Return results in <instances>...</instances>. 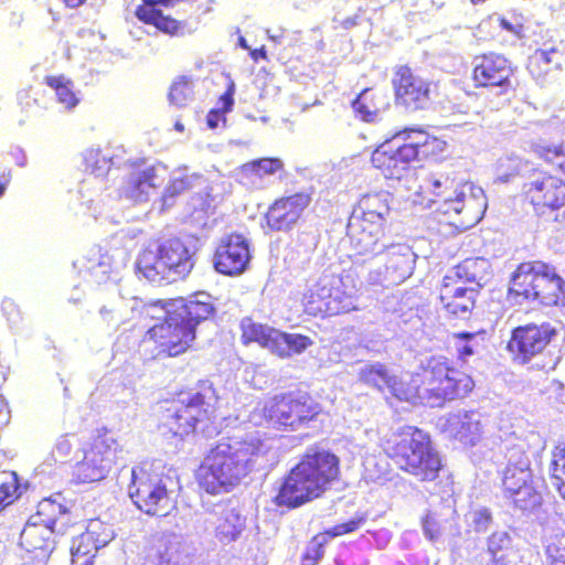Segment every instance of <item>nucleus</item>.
I'll use <instances>...</instances> for the list:
<instances>
[{"label":"nucleus","instance_id":"nucleus-1","mask_svg":"<svg viewBox=\"0 0 565 565\" xmlns=\"http://www.w3.org/2000/svg\"><path fill=\"white\" fill-rule=\"evenodd\" d=\"M275 461L273 441L258 431L230 437L205 456L198 470V482L206 493H228L252 471L266 470Z\"/></svg>","mask_w":565,"mask_h":565},{"label":"nucleus","instance_id":"nucleus-2","mask_svg":"<svg viewBox=\"0 0 565 565\" xmlns=\"http://www.w3.org/2000/svg\"><path fill=\"white\" fill-rule=\"evenodd\" d=\"M338 475L339 458L334 454L310 448L280 484L275 503L288 509L298 508L319 498Z\"/></svg>","mask_w":565,"mask_h":565},{"label":"nucleus","instance_id":"nucleus-3","mask_svg":"<svg viewBox=\"0 0 565 565\" xmlns=\"http://www.w3.org/2000/svg\"><path fill=\"white\" fill-rule=\"evenodd\" d=\"M215 313L211 296L205 292L190 299H177L166 311L164 320L149 329V337L162 352L177 356L185 352L195 339V327Z\"/></svg>","mask_w":565,"mask_h":565},{"label":"nucleus","instance_id":"nucleus-4","mask_svg":"<svg viewBox=\"0 0 565 565\" xmlns=\"http://www.w3.org/2000/svg\"><path fill=\"white\" fill-rule=\"evenodd\" d=\"M425 182L426 189L435 196L430 207L447 216V222H452V215H462V225L470 227L482 220L488 205L484 192L482 188L466 180L462 173H430Z\"/></svg>","mask_w":565,"mask_h":565},{"label":"nucleus","instance_id":"nucleus-5","mask_svg":"<svg viewBox=\"0 0 565 565\" xmlns=\"http://www.w3.org/2000/svg\"><path fill=\"white\" fill-rule=\"evenodd\" d=\"M216 402L212 383L203 381L198 390L179 394L167 409L164 425L174 436L183 437L196 431L212 437L218 433L214 424Z\"/></svg>","mask_w":565,"mask_h":565},{"label":"nucleus","instance_id":"nucleus-6","mask_svg":"<svg viewBox=\"0 0 565 565\" xmlns=\"http://www.w3.org/2000/svg\"><path fill=\"white\" fill-rule=\"evenodd\" d=\"M320 412L319 405L302 392L276 394L250 414L254 425L296 431L305 427Z\"/></svg>","mask_w":565,"mask_h":565},{"label":"nucleus","instance_id":"nucleus-7","mask_svg":"<svg viewBox=\"0 0 565 565\" xmlns=\"http://www.w3.org/2000/svg\"><path fill=\"white\" fill-rule=\"evenodd\" d=\"M387 454L399 469L420 481L435 480L441 469L439 455L431 447L429 436L415 427H406L396 436Z\"/></svg>","mask_w":565,"mask_h":565},{"label":"nucleus","instance_id":"nucleus-8","mask_svg":"<svg viewBox=\"0 0 565 565\" xmlns=\"http://www.w3.org/2000/svg\"><path fill=\"white\" fill-rule=\"evenodd\" d=\"M193 255L179 238L143 249L136 262L137 273L151 282L184 278L193 268Z\"/></svg>","mask_w":565,"mask_h":565},{"label":"nucleus","instance_id":"nucleus-9","mask_svg":"<svg viewBox=\"0 0 565 565\" xmlns=\"http://www.w3.org/2000/svg\"><path fill=\"white\" fill-rule=\"evenodd\" d=\"M162 466L143 462L131 469L128 494L135 505L149 515L163 516L173 508L171 491L172 482L161 471Z\"/></svg>","mask_w":565,"mask_h":565},{"label":"nucleus","instance_id":"nucleus-10","mask_svg":"<svg viewBox=\"0 0 565 565\" xmlns=\"http://www.w3.org/2000/svg\"><path fill=\"white\" fill-rule=\"evenodd\" d=\"M423 380L428 385L427 403L431 407L444 405L467 396L473 388V380L466 373L452 367L445 356H430L422 362Z\"/></svg>","mask_w":565,"mask_h":565},{"label":"nucleus","instance_id":"nucleus-11","mask_svg":"<svg viewBox=\"0 0 565 565\" xmlns=\"http://www.w3.org/2000/svg\"><path fill=\"white\" fill-rule=\"evenodd\" d=\"M426 140L427 136L422 130L405 129L380 145L373 151L371 162L386 179L401 180L411 162L417 159L418 148Z\"/></svg>","mask_w":565,"mask_h":565},{"label":"nucleus","instance_id":"nucleus-12","mask_svg":"<svg viewBox=\"0 0 565 565\" xmlns=\"http://www.w3.org/2000/svg\"><path fill=\"white\" fill-rule=\"evenodd\" d=\"M358 279L352 271L340 275L324 271L308 292V302L315 309L331 316L356 309Z\"/></svg>","mask_w":565,"mask_h":565},{"label":"nucleus","instance_id":"nucleus-13","mask_svg":"<svg viewBox=\"0 0 565 565\" xmlns=\"http://www.w3.org/2000/svg\"><path fill=\"white\" fill-rule=\"evenodd\" d=\"M118 443L108 435L97 436L76 466L82 482H95L106 478L117 459Z\"/></svg>","mask_w":565,"mask_h":565},{"label":"nucleus","instance_id":"nucleus-14","mask_svg":"<svg viewBox=\"0 0 565 565\" xmlns=\"http://www.w3.org/2000/svg\"><path fill=\"white\" fill-rule=\"evenodd\" d=\"M167 175L168 169L161 162L138 167L124 179L120 195L134 203H146L157 194Z\"/></svg>","mask_w":565,"mask_h":565},{"label":"nucleus","instance_id":"nucleus-15","mask_svg":"<svg viewBox=\"0 0 565 565\" xmlns=\"http://www.w3.org/2000/svg\"><path fill=\"white\" fill-rule=\"evenodd\" d=\"M384 252H386L384 271H371L369 274L371 285L384 287L399 285L413 275L417 255L409 245L388 243Z\"/></svg>","mask_w":565,"mask_h":565},{"label":"nucleus","instance_id":"nucleus-16","mask_svg":"<svg viewBox=\"0 0 565 565\" xmlns=\"http://www.w3.org/2000/svg\"><path fill=\"white\" fill-rule=\"evenodd\" d=\"M347 235L352 256H365L373 258L384 252L387 242L384 235V225L374 221L359 218L358 213H352L347 225Z\"/></svg>","mask_w":565,"mask_h":565},{"label":"nucleus","instance_id":"nucleus-17","mask_svg":"<svg viewBox=\"0 0 565 565\" xmlns=\"http://www.w3.org/2000/svg\"><path fill=\"white\" fill-rule=\"evenodd\" d=\"M556 335L557 330L550 323H529L512 331L508 347L519 361L527 363L542 353Z\"/></svg>","mask_w":565,"mask_h":565},{"label":"nucleus","instance_id":"nucleus-18","mask_svg":"<svg viewBox=\"0 0 565 565\" xmlns=\"http://www.w3.org/2000/svg\"><path fill=\"white\" fill-rule=\"evenodd\" d=\"M398 105L409 110L425 109L431 102L433 84L415 74L408 66H401L393 78Z\"/></svg>","mask_w":565,"mask_h":565},{"label":"nucleus","instance_id":"nucleus-19","mask_svg":"<svg viewBox=\"0 0 565 565\" xmlns=\"http://www.w3.org/2000/svg\"><path fill=\"white\" fill-rule=\"evenodd\" d=\"M206 512L215 516L214 536L223 545L238 541L246 530L247 518L243 513L238 500L228 498L212 507Z\"/></svg>","mask_w":565,"mask_h":565},{"label":"nucleus","instance_id":"nucleus-20","mask_svg":"<svg viewBox=\"0 0 565 565\" xmlns=\"http://www.w3.org/2000/svg\"><path fill=\"white\" fill-rule=\"evenodd\" d=\"M523 192L536 212L557 210L565 204V182L556 177L536 173L523 185Z\"/></svg>","mask_w":565,"mask_h":565},{"label":"nucleus","instance_id":"nucleus-21","mask_svg":"<svg viewBox=\"0 0 565 565\" xmlns=\"http://www.w3.org/2000/svg\"><path fill=\"white\" fill-rule=\"evenodd\" d=\"M250 259L248 241L241 234L223 237L215 250L213 265L216 271L234 276L242 274Z\"/></svg>","mask_w":565,"mask_h":565},{"label":"nucleus","instance_id":"nucleus-22","mask_svg":"<svg viewBox=\"0 0 565 565\" xmlns=\"http://www.w3.org/2000/svg\"><path fill=\"white\" fill-rule=\"evenodd\" d=\"M472 79L477 87H511L513 70L511 63L501 54L488 53L472 60Z\"/></svg>","mask_w":565,"mask_h":565},{"label":"nucleus","instance_id":"nucleus-23","mask_svg":"<svg viewBox=\"0 0 565 565\" xmlns=\"http://www.w3.org/2000/svg\"><path fill=\"white\" fill-rule=\"evenodd\" d=\"M310 202L311 195L307 192H297L275 200L265 216L268 227L276 232L291 230Z\"/></svg>","mask_w":565,"mask_h":565},{"label":"nucleus","instance_id":"nucleus-24","mask_svg":"<svg viewBox=\"0 0 565 565\" xmlns=\"http://www.w3.org/2000/svg\"><path fill=\"white\" fill-rule=\"evenodd\" d=\"M481 418L479 412L459 409L440 418V426L445 434L462 445L475 446L483 434Z\"/></svg>","mask_w":565,"mask_h":565},{"label":"nucleus","instance_id":"nucleus-25","mask_svg":"<svg viewBox=\"0 0 565 565\" xmlns=\"http://www.w3.org/2000/svg\"><path fill=\"white\" fill-rule=\"evenodd\" d=\"M527 444L520 441L507 448V466L502 470L503 494L515 491V488L532 482L533 472L527 455Z\"/></svg>","mask_w":565,"mask_h":565},{"label":"nucleus","instance_id":"nucleus-26","mask_svg":"<svg viewBox=\"0 0 565 565\" xmlns=\"http://www.w3.org/2000/svg\"><path fill=\"white\" fill-rule=\"evenodd\" d=\"M477 295V288L457 285L452 281V276H445L439 300L449 317L467 319L475 308Z\"/></svg>","mask_w":565,"mask_h":565},{"label":"nucleus","instance_id":"nucleus-27","mask_svg":"<svg viewBox=\"0 0 565 565\" xmlns=\"http://www.w3.org/2000/svg\"><path fill=\"white\" fill-rule=\"evenodd\" d=\"M545 270V263L526 262L518 266L509 284V299L515 303H534L537 300L536 282L539 275Z\"/></svg>","mask_w":565,"mask_h":565},{"label":"nucleus","instance_id":"nucleus-28","mask_svg":"<svg viewBox=\"0 0 565 565\" xmlns=\"http://www.w3.org/2000/svg\"><path fill=\"white\" fill-rule=\"evenodd\" d=\"M58 534L47 525L28 520L20 535V544L34 559L44 562L55 550V536Z\"/></svg>","mask_w":565,"mask_h":565},{"label":"nucleus","instance_id":"nucleus-29","mask_svg":"<svg viewBox=\"0 0 565 565\" xmlns=\"http://www.w3.org/2000/svg\"><path fill=\"white\" fill-rule=\"evenodd\" d=\"M172 0H143V4L136 10L137 18L146 24L153 25L157 30L171 35H185L193 32L185 22L164 15L157 4L167 6Z\"/></svg>","mask_w":565,"mask_h":565},{"label":"nucleus","instance_id":"nucleus-30","mask_svg":"<svg viewBox=\"0 0 565 565\" xmlns=\"http://www.w3.org/2000/svg\"><path fill=\"white\" fill-rule=\"evenodd\" d=\"M60 498L61 495L56 494L41 500L36 513L31 515L29 521L47 525L57 533L64 534L71 524V514L68 509L58 501Z\"/></svg>","mask_w":565,"mask_h":565},{"label":"nucleus","instance_id":"nucleus-31","mask_svg":"<svg viewBox=\"0 0 565 565\" xmlns=\"http://www.w3.org/2000/svg\"><path fill=\"white\" fill-rule=\"evenodd\" d=\"M491 265L483 257L467 258L451 268L446 276H452V281L459 284H475L477 289L482 287L491 276Z\"/></svg>","mask_w":565,"mask_h":565},{"label":"nucleus","instance_id":"nucleus-32","mask_svg":"<svg viewBox=\"0 0 565 565\" xmlns=\"http://www.w3.org/2000/svg\"><path fill=\"white\" fill-rule=\"evenodd\" d=\"M536 290L539 295L535 302L539 305L555 306L565 299V281L547 264L545 270L539 275Z\"/></svg>","mask_w":565,"mask_h":565},{"label":"nucleus","instance_id":"nucleus-33","mask_svg":"<svg viewBox=\"0 0 565 565\" xmlns=\"http://www.w3.org/2000/svg\"><path fill=\"white\" fill-rule=\"evenodd\" d=\"M148 565H180L181 543L175 534H163L156 540L147 554Z\"/></svg>","mask_w":565,"mask_h":565},{"label":"nucleus","instance_id":"nucleus-34","mask_svg":"<svg viewBox=\"0 0 565 565\" xmlns=\"http://www.w3.org/2000/svg\"><path fill=\"white\" fill-rule=\"evenodd\" d=\"M203 183H205V180L202 175L189 173L186 168L174 170L160 199L162 209L172 206L178 195Z\"/></svg>","mask_w":565,"mask_h":565},{"label":"nucleus","instance_id":"nucleus-35","mask_svg":"<svg viewBox=\"0 0 565 565\" xmlns=\"http://www.w3.org/2000/svg\"><path fill=\"white\" fill-rule=\"evenodd\" d=\"M390 199L391 194L388 192L364 195L359 203V207L353 213H358L359 218L374 221L384 225L391 211Z\"/></svg>","mask_w":565,"mask_h":565},{"label":"nucleus","instance_id":"nucleus-36","mask_svg":"<svg viewBox=\"0 0 565 565\" xmlns=\"http://www.w3.org/2000/svg\"><path fill=\"white\" fill-rule=\"evenodd\" d=\"M242 339L244 343L257 342L274 353L277 340H281L280 331L268 326L254 322L246 317L241 321Z\"/></svg>","mask_w":565,"mask_h":565},{"label":"nucleus","instance_id":"nucleus-37","mask_svg":"<svg viewBox=\"0 0 565 565\" xmlns=\"http://www.w3.org/2000/svg\"><path fill=\"white\" fill-rule=\"evenodd\" d=\"M83 159L85 169L89 173L84 181V186L92 184L95 180L103 182L111 166L116 164L108 149L103 151L100 148H89L83 153Z\"/></svg>","mask_w":565,"mask_h":565},{"label":"nucleus","instance_id":"nucleus-38","mask_svg":"<svg viewBox=\"0 0 565 565\" xmlns=\"http://www.w3.org/2000/svg\"><path fill=\"white\" fill-rule=\"evenodd\" d=\"M392 374L387 366L381 362L365 363L358 371V377L361 382L381 392H385Z\"/></svg>","mask_w":565,"mask_h":565},{"label":"nucleus","instance_id":"nucleus-39","mask_svg":"<svg viewBox=\"0 0 565 565\" xmlns=\"http://www.w3.org/2000/svg\"><path fill=\"white\" fill-rule=\"evenodd\" d=\"M503 497L522 511H531L539 507L542 501V495L537 491L534 480L515 488V491L508 492Z\"/></svg>","mask_w":565,"mask_h":565},{"label":"nucleus","instance_id":"nucleus-40","mask_svg":"<svg viewBox=\"0 0 565 565\" xmlns=\"http://www.w3.org/2000/svg\"><path fill=\"white\" fill-rule=\"evenodd\" d=\"M83 268L93 282L104 284L110 279L113 273L110 256L99 252L94 253L92 257L85 260Z\"/></svg>","mask_w":565,"mask_h":565},{"label":"nucleus","instance_id":"nucleus-41","mask_svg":"<svg viewBox=\"0 0 565 565\" xmlns=\"http://www.w3.org/2000/svg\"><path fill=\"white\" fill-rule=\"evenodd\" d=\"M102 527V522L93 520L89 522L85 533L76 537L71 546V554L73 562H76L81 557L90 556L95 551V544L93 541V534L97 533V530Z\"/></svg>","mask_w":565,"mask_h":565},{"label":"nucleus","instance_id":"nucleus-42","mask_svg":"<svg viewBox=\"0 0 565 565\" xmlns=\"http://www.w3.org/2000/svg\"><path fill=\"white\" fill-rule=\"evenodd\" d=\"M281 340H277L274 353L279 356H289L301 353L312 344L310 338L302 334H292L280 331Z\"/></svg>","mask_w":565,"mask_h":565},{"label":"nucleus","instance_id":"nucleus-43","mask_svg":"<svg viewBox=\"0 0 565 565\" xmlns=\"http://www.w3.org/2000/svg\"><path fill=\"white\" fill-rule=\"evenodd\" d=\"M47 85L55 90L58 103L65 109H72L78 104V98L73 92V84L65 77H49Z\"/></svg>","mask_w":565,"mask_h":565},{"label":"nucleus","instance_id":"nucleus-44","mask_svg":"<svg viewBox=\"0 0 565 565\" xmlns=\"http://www.w3.org/2000/svg\"><path fill=\"white\" fill-rule=\"evenodd\" d=\"M558 55L559 53L555 47L539 49L529 57L527 71L530 74L539 75L537 68L540 64H544L546 67H552V72L554 70H558L561 65V58Z\"/></svg>","mask_w":565,"mask_h":565},{"label":"nucleus","instance_id":"nucleus-45","mask_svg":"<svg viewBox=\"0 0 565 565\" xmlns=\"http://www.w3.org/2000/svg\"><path fill=\"white\" fill-rule=\"evenodd\" d=\"M511 547V537L505 531L494 532L488 539V553L493 565H507L505 552Z\"/></svg>","mask_w":565,"mask_h":565},{"label":"nucleus","instance_id":"nucleus-46","mask_svg":"<svg viewBox=\"0 0 565 565\" xmlns=\"http://www.w3.org/2000/svg\"><path fill=\"white\" fill-rule=\"evenodd\" d=\"M454 338L458 359L462 362H466L468 358L478 353L481 348L478 333L460 332L454 334Z\"/></svg>","mask_w":565,"mask_h":565},{"label":"nucleus","instance_id":"nucleus-47","mask_svg":"<svg viewBox=\"0 0 565 565\" xmlns=\"http://www.w3.org/2000/svg\"><path fill=\"white\" fill-rule=\"evenodd\" d=\"M212 203L213 199L211 198L209 186L205 185L203 191H200L192 195L188 202V207L191 213V216L195 221L203 220L213 209Z\"/></svg>","mask_w":565,"mask_h":565},{"label":"nucleus","instance_id":"nucleus-48","mask_svg":"<svg viewBox=\"0 0 565 565\" xmlns=\"http://www.w3.org/2000/svg\"><path fill=\"white\" fill-rule=\"evenodd\" d=\"M282 168L281 160L277 158H263L248 162L242 167V172L245 175H256L262 178L276 173Z\"/></svg>","mask_w":565,"mask_h":565},{"label":"nucleus","instance_id":"nucleus-49","mask_svg":"<svg viewBox=\"0 0 565 565\" xmlns=\"http://www.w3.org/2000/svg\"><path fill=\"white\" fill-rule=\"evenodd\" d=\"M548 565H565V533H555L546 541Z\"/></svg>","mask_w":565,"mask_h":565},{"label":"nucleus","instance_id":"nucleus-50","mask_svg":"<svg viewBox=\"0 0 565 565\" xmlns=\"http://www.w3.org/2000/svg\"><path fill=\"white\" fill-rule=\"evenodd\" d=\"M193 88L190 81L181 77L173 82L169 93V100L177 107H183L192 99Z\"/></svg>","mask_w":565,"mask_h":565},{"label":"nucleus","instance_id":"nucleus-51","mask_svg":"<svg viewBox=\"0 0 565 565\" xmlns=\"http://www.w3.org/2000/svg\"><path fill=\"white\" fill-rule=\"evenodd\" d=\"M234 92H235V84H234V82H231L227 87V90L220 98V100L222 103V111L214 109L207 114L206 122L210 128L214 129V128L218 127V122L221 120H224L223 113L230 111L232 109L233 104H234V98H233Z\"/></svg>","mask_w":565,"mask_h":565},{"label":"nucleus","instance_id":"nucleus-52","mask_svg":"<svg viewBox=\"0 0 565 565\" xmlns=\"http://www.w3.org/2000/svg\"><path fill=\"white\" fill-rule=\"evenodd\" d=\"M328 543L326 534L316 535L307 545L301 565H316L324 554V545Z\"/></svg>","mask_w":565,"mask_h":565},{"label":"nucleus","instance_id":"nucleus-53","mask_svg":"<svg viewBox=\"0 0 565 565\" xmlns=\"http://www.w3.org/2000/svg\"><path fill=\"white\" fill-rule=\"evenodd\" d=\"M370 95L371 90H363L352 103L353 110L363 119L364 121L373 122L377 119L379 111L377 109L370 105Z\"/></svg>","mask_w":565,"mask_h":565},{"label":"nucleus","instance_id":"nucleus-54","mask_svg":"<svg viewBox=\"0 0 565 565\" xmlns=\"http://www.w3.org/2000/svg\"><path fill=\"white\" fill-rule=\"evenodd\" d=\"M385 392H388L398 401H409L414 396L412 387L394 374H392Z\"/></svg>","mask_w":565,"mask_h":565},{"label":"nucleus","instance_id":"nucleus-55","mask_svg":"<svg viewBox=\"0 0 565 565\" xmlns=\"http://www.w3.org/2000/svg\"><path fill=\"white\" fill-rule=\"evenodd\" d=\"M422 525L425 536L431 542L437 541L444 532V525L441 524L439 519L433 513H428L426 515V518L423 520Z\"/></svg>","mask_w":565,"mask_h":565},{"label":"nucleus","instance_id":"nucleus-56","mask_svg":"<svg viewBox=\"0 0 565 565\" xmlns=\"http://www.w3.org/2000/svg\"><path fill=\"white\" fill-rule=\"evenodd\" d=\"M18 486H17V473L12 472L7 477V480H4L0 484V511L9 504L13 494L17 492Z\"/></svg>","mask_w":565,"mask_h":565},{"label":"nucleus","instance_id":"nucleus-57","mask_svg":"<svg viewBox=\"0 0 565 565\" xmlns=\"http://www.w3.org/2000/svg\"><path fill=\"white\" fill-rule=\"evenodd\" d=\"M471 522L477 532H486L492 523V515L489 509L480 508L471 513Z\"/></svg>","mask_w":565,"mask_h":565},{"label":"nucleus","instance_id":"nucleus-58","mask_svg":"<svg viewBox=\"0 0 565 565\" xmlns=\"http://www.w3.org/2000/svg\"><path fill=\"white\" fill-rule=\"evenodd\" d=\"M364 519H353L348 522L337 524L333 527L326 531V536L328 537H335L340 536L347 533L354 532L360 527V525L363 523Z\"/></svg>","mask_w":565,"mask_h":565},{"label":"nucleus","instance_id":"nucleus-59","mask_svg":"<svg viewBox=\"0 0 565 565\" xmlns=\"http://www.w3.org/2000/svg\"><path fill=\"white\" fill-rule=\"evenodd\" d=\"M93 541L95 544V552L106 546L114 539V532L109 526L102 523V527L97 530L96 534H93Z\"/></svg>","mask_w":565,"mask_h":565},{"label":"nucleus","instance_id":"nucleus-60","mask_svg":"<svg viewBox=\"0 0 565 565\" xmlns=\"http://www.w3.org/2000/svg\"><path fill=\"white\" fill-rule=\"evenodd\" d=\"M565 471V444L558 445L553 450V459L550 466L551 472Z\"/></svg>","mask_w":565,"mask_h":565},{"label":"nucleus","instance_id":"nucleus-61","mask_svg":"<svg viewBox=\"0 0 565 565\" xmlns=\"http://www.w3.org/2000/svg\"><path fill=\"white\" fill-rule=\"evenodd\" d=\"M2 311L8 321L12 324H18L21 320L20 310L11 299H4L1 305Z\"/></svg>","mask_w":565,"mask_h":565},{"label":"nucleus","instance_id":"nucleus-62","mask_svg":"<svg viewBox=\"0 0 565 565\" xmlns=\"http://www.w3.org/2000/svg\"><path fill=\"white\" fill-rule=\"evenodd\" d=\"M71 450L72 444L70 439L66 436H62L55 444L53 455L56 457V459L64 460L71 454Z\"/></svg>","mask_w":565,"mask_h":565},{"label":"nucleus","instance_id":"nucleus-63","mask_svg":"<svg viewBox=\"0 0 565 565\" xmlns=\"http://www.w3.org/2000/svg\"><path fill=\"white\" fill-rule=\"evenodd\" d=\"M551 482L559 495L565 500V471L559 470V472H551Z\"/></svg>","mask_w":565,"mask_h":565},{"label":"nucleus","instance_id":"nucleus-64","mask_svg":"<svg viewBox=\"0 0 565 565\" xmlns=\"http://www.w3.org/2000/svg\"><path fill=\"white\" fill-rule=\"evenodd\" d=\"M492 20L495 21L501 29H503L514 35H519L520 30H521L520 24H513L509 20H507L505 18H502L500 15L492 18Z\"/></svg>","mask_w":565,"mask_h":565}]
</instances>
